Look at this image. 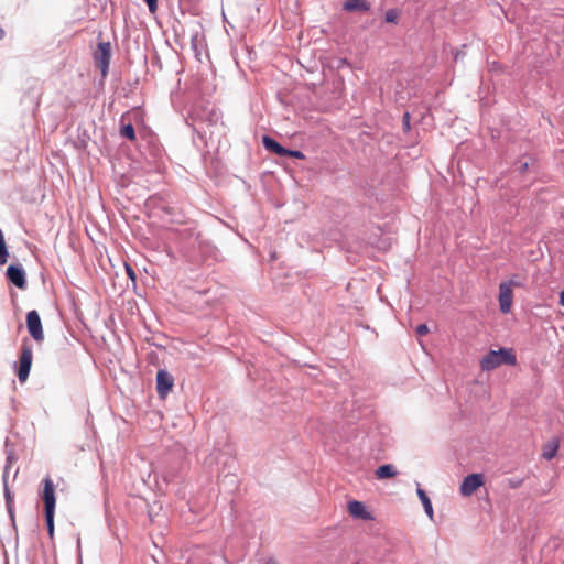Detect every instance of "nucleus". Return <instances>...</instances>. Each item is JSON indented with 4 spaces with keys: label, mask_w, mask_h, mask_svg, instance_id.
<instances>
[{
    "label": "nucleus",
    "mask_w": 564,
    "mask_h": 564,
    "mask_svg": "<svg viewBox=\"0 0 564 564\" xmlns=\"http://www.w3.org/2000/svg\"><path fill=\"white\" fill-rule=\"evenodd\" d=\"M516 355L508 349L501 348L499 350H490L481 359L480 366L484 371L494 370L501 365H516Z\"/></svg>",
    "instance_id": "nucleus-1"
},
{
    "label": "nucleus",
    "mask_w": 564,
    "mask_h": 564,
    "mask_svg": "<svg viewBox=\"0 0 564 564\" xmlns=\"http://www.w3.org/2000/svg\"><path fill=\"white\" fill-rule=\"evenodd\" d=\"M44 488L42 492V498L44 501V512H54L55 511V490L54 484L50 476L45 477L43 480Z\"/></svg>",
    "instance_id": "nucleus-7"
},
{
    "label": "nucleus",
    "mask_w": 564,
    "mask_h": 564,
    "mask_svg": "<svg viewBox=\"0 0 564 564\" xmlns=\"http://www.w3.org/2000/svg\"><path fill=\"white\" fill-rule=\"evenodd\" d=\"M429 333V327L426 324H420L417 327H416V334L419 336H425L426 334Z\"/></svg>",
    "instance_id": "nucleus-21"
},
{
    "label": "nucleus",
    "mask_w": 564,
    "mask_h": 564,
    "mask_svg": "<svg viewBox=\"0 0 564 564\" xmlns=\"http://www.w3.org/2000/svg\"><path fill=\"white\" fill-rule=\"evenodd\" d=\"M33 360L32 347L25 341L21 346V354L18 362V378L20 382H25L29 378Z\"/></svg>",
    "instance_id": "nucleus-2"
},
{
    "label": "nucleus",
    "mask_w": 564,
    "mask_h": 564,
    "mask_svg": "<svg viewBox=\"0 0 564 564\" xmlns=\"http://www.w3.org/2000/svg\"><path fill=\"white\" fill-rule=\"evenodd\" d=\"M520 484H521L520 480L519 481H513V482H511V487L516 488V487L520 486Z\"/></svg>",
    "instance_id": "nucleus-26"
},
{
    "label": "nucleus",
    "mask_w": 564,
    "mask_h": 564,
    "mask_svg": "<svg viewBox=\"0 0 564 564\" xmlns=\"http://www.w3.org/2000/svg\"><path fill=\"white\" fill-rule=\"evenodd\" d=\"M560 303L564 306V291L560 295Z\"/></svg>",
    "instance_id": "nucleus-25"
},
{
    "label": "nucleus",
    "mask_w": 564,
    "mask_h": 564,
    "mask_svg": "<svg viewBox=\"0 0 564 564\" xmlns=\"http://www.w3.org/2000/svg\"><path fill=\"white\" fill-rule=\"evenodd\" d=\"M265 564H278L274 560H269Z\"/></svg>",
    "instance_id": "nucleus-27"
},
{
    "label": "nucleus",
    "mask_w": 564,
    "mask_h": 564,
    "mask_svg": "<svg viewBox=\"0 0 564 564\" xmlns=\"http://www.w3.org/2000/svg\"><path fill=\"white\" fill-rule=\"evenodd\" d=\"M126 271H127L128 276H129L132 281H135V279H137V274H135L134 270L131 268V265H129V264H127V263H126Z\"/></svg>",
    "instance_id": "nucleus-24"
},
{
    "label": "nucleus",
    "mask_w": 564,
    "mask_h": 564,
    "mask_svg": "<svg viewBox=\"0 0 564 564\" xmlns=\"http://www.w3.org/2000/svg\"><path fill=\"white\" fill-rule=\"evenodd\" d=\"M262 143L264 145V148L278 155H281L283 156L284 155V152H285V148H283L281 144H279L275 140H273L272 138L268 137V135H264L262 138Z\"/></svg>",
    "instance_id": "nucleus-11"
},
{
    "label": "nucleus",
    "mask_w": 564,
    "mask_h": 564,
    "mask_svg": "<svg viewBox=\"0 0 564 564\" xmlns=\"http://www.w3.org/2000/svg\"><path fill=\"white\" fill-rule=\"evenodd\" d=\"M283 156H290V158H295V159H300V160H303L305 158L303 152L297 151V150H288V149H285Z\"/></svg>",
    "instance_id": "nucleus-20"
},
{
    "label": "nucleus",
    "mask_w": 564,
    "mask_h": 564,
    "mask_svg": "<svg viewBox=\"0 0 564 564\" xmlns=\"http://www.w3.org/2000/svg\"><path fill=\"white\" fill-rule=\"evenodd\" d=\"M7 278L11 283H13L17 288L23 290L26 286L25 273L21 267L18 265H9L7 269Z\"/></svg>",
    "instance_id": "nucleus-9"
},
{
    "label": "nucleus",
    "mask_w": 564,
    "mask_h": 564,
    "mask_svg": "<svg viewBox=\"0 0 564 564\" xmlns=\"http://www.w3.org/2000/svg\"><path fill=\"white\" fill-rule=\"evenodd\" d=\"M558 451V442L551 441L546 443L542 448V457L546 460L552 459Z\"/></svg>",
    "instance_id": "nucleus-14"
},
{
    "label": "nucleus",
    "mask_w": 564,
    "mask_h": 564,
    "mask_svg": "<svg viewBox=\"0 0 564 564\" xmlns=\"http://www.w3.org/2000/svg\"><path fill=\"white\" fill-rule=\"evenodd\" d=\"M173 387V378L165 370H159L156 373V390L160 397H165Z\"/></svg>",
    "instance_id": "nucleus-8"
},
{
    "label": "nucleus",
    "mask_w": 564,
    "mask_h": 564,
    "mask_svg": "<svg viewBox=\"0 0 564 564\" xmlns=\"http://www.w3.org/2000/svg\"><path fill=\"white\" fill-rule=\"evenodd\" d=\"M149 7L150 12L154 13L158 9V0H144Z\"/></svg>",
    "instance_id": "nucleus-22"
},
{
    "label": "nucleus",
    "mask_w": 564,
    "mask_h": 564,
    "mask_svg": "<svg viewBox=\"0 0 564 564\" xmlns=\"http://www.w3.org/2000/svg\"><path fill=\"white\" fill-rule=\"evenodd\" d=\"M4 31L0 28V40L3 37Z\"/></svg>",
    "instance_id": "nucleus-28"
},
{
    "label": "nucleus",
    "mask_w": 564,
    "mask_h": 564,
    "mask_svg": "<svg viewBox=\"0 0 564 564\" xmlns=\"http://www.w3.org/2000/svg\"><path fill=\"white\" fill-rule=\"evenodd\" d=\"M120 134L121 137L123 138H127L131 141L135 140V132H134V128L132 126V123H123L121 129H120Z\"/></svg>",
    "instance_id": "nucleus-16"
},
{
    "label": "nucleus",
    "mask_w": 564,
    "mask_h": 564,
    "mask_svg": "<svg viewBox=\"0 0 564 564\" xmlns=\"http://www.w3.org/2000/svg\"><path fill=\"white\" fill-rule=\"evenodd\" d=\"M402 123L405 131L410 130V113L405 112L402 118Z\"/></svg>",
    "instance_id": "nucleus-23"
},
{
    "label": "nucleus",
    "mask_w": 564,
    "mask_h": 564,
    "mask_svg": "<svg viewBox=\"0 0 564 564\" xmlns=\"http://www.w3.org/2000/svg\"><path fill=\"white\" fill-rule=\"evenodd\" d=\"M417 496L422 501L426 514L429 516L430 519H433V507L426 492L423 489L417 488Z\"/></svg>",
    "instance_id": "nucleus-15"
},
{
    "label": "nucleus",
    "mask_w": 564,
    "mask_h": 564,
    "mask_svg": "<svg viewBox=\"0 0 564 564\" xmlns=\"http://www.w3.org/2000/svg\"><path fill=\"white\" fill-rule=\"evenodd\" d=\"M26 327H28L29 334L35 341L41 343L44 340L42 322H41L39 313L35 310L30 311L26 314Z\"/></svg>",
    "instance_id": "nucleus-5"
},
{
    "label": "nucleus",
    "mask_w": 564,
    "mask_h": 564,
    "mask_svg": "<svg viewBox=\"0 0 564 564\" xmlns=\"http://www.w3.org/2000/svg\"><path fill=\"white\" fill-rule=\"evenodd\" d=\"M513 286H520V283L514 280L502 282L499 285V306L503 314H508L511 311L513 302Z\"/></svg>",
    "instance_id": "nucleus-4"
},
{
    "label": "nucleus",
    "mask_w": 564,
    "mask_h": 564,
    "mask_svg": "<svg viewBox=\"0 0 564 564\" xmlns=\"http://www.w3.org/2000/svg\"><path fill=\"white\" fill-rule=\"evenodd\" d=\"M400 17V12L397 9H390L386 12L384 20L388 23H397Z\"/></svg>",
    "instance_id": "nucleus-19"
},
{
    "label": "nucleus",
    "mask_w": 564,
    "mask_h": 564,
    "mask_svg": "<svg viewBox=\"0 0 564 564\" xmlns=\"http://www.w3.org/2000/svg\"><path fill=\"white\" fill-rule=\"evenodd\" d=\"M45 520H46L48 535L51 539H53V536H54V512H45Z\"/></svg>",
    "instance_id": "nucleus-18"
},
{
    "label": "nucleus",
    "mask_w": 564,
    "mask_h": 564,
    "mask_svg": "<svg viewBox=\"0 0 564 564\" xmlns=\"http://www.w3.org/2000/svg\"><path fill=\"white\" fill-rule=\"evenodd\" d=\"M344 9L346 11H368L370 9L369 4L365 0H347L344 3Z\"/></svg>",
    "instance_id": "nucleus-13"
},
{
    "label": "nucleus",
    "mask_w": 564,
    "mask_h": 564,
    "mask_svg": "<svg viewBox=\"0 0 564 564\" xmlns=\"http://www.w3.org/2000/svg\"><path fill=\"white\" fill-rule=\"evenodd\" d=\"M348 512L350 516L359 519H370V513L366 510L362 502L354 500L348 503Z\"/></svg>",
    "instance_id": "nucleus-10"
},
{
    "label": "nucleus",
    "mask_w": 564,
    "mask_h": 564,
    "mask_svg": "<svg viewBox=\"0 0 564 564\" xmlns=\"http://www.w3.org/2000/svg\"><path fill=\"white\" fill-rule=\"evenodd\" d=\"M8 260V251L2 231L0 230V264H4Z\"/></svg>",
    "instance_id": "nucleus-17"
},
{
    "label": "nucleus",
    "mask_w": 564,
    "mask_h": 564,
    "mask_svg": "<svg viewBox=\"0 0 564 564\" xmlns=\"http://www.w3.org/2000/svg\"><path fill=\"white\" fill-rule=\"evenodd\" d=\"M375 474L378 479H387L394 477L398 474V471L394 468V466L387 464L379 466L376 469Z\"/></svg>",
    "instance_id": "nucleus-12"
},
{
    "label": "nucleus",
    "mask_w": 564,
    "mask_h": 564,
    "mask_svg": "<svg viewBox=\"0 0 564 564\" xmlns=\"http://www.w3.org/2000/svg\"><path fill=\"white\" fill-rule=\"evenodd\" d=\"M485 484V477L482 474H470L464 478L460 484L459 492L464 497L471 496L477 489Z\"/></svg>",
    "instance_id": "nucleus-6"
},
{
    "label": "nucleus",
    "mask_w": 564,
    "mask_h": 564,
    "mask_svg": "<svg viewBox=\"0 0 564 564\" xmlns=\"http://www.w3.org/2000/svg\"><path fill=\"white\" fill-rule=\"evenodd\" d=\"M111 58V45L109 42H100L94 52V59L97 67L101 72V76L106 77L109 69Z\"/></svg>",
    "instance_id": "nucleus-3"
}]
</instances>
